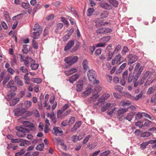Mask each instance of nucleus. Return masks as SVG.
Segmentation results:
<instances>
[{"label":"nucleus","instance_id":"obj_1","mask_svg":"<svg viewBox=\"0 0 156 156\" xmlns=\"http://www.w3.org/2000/svg\"><path fill=\"white\" fill-rule=\"evenodd\" d=\"M87 76L89 81L93 83L94 84L99 83V80H96L97 74L95 71L92 69L89 70L87 72Z\"/></svg>","mask_w":156,"mask_h":156},{"label":"nucleus","instance_id":"obj_2","mask_svg":"<svg viewBox=\"0 0 156 156\" xmlns=\"http://www.w3.org/2000/svg\"><path fill=\"white\" fill-rule=\"evenodd\" d=\"M17 130L16 135L20 137H23L25 136L26 134L29 133V130L24 128L23 127L18 126L16 127Z\"/></svg>","mask_w":156,"mask_h":156},{"label":"nucleus","instance_id":"obj_3","mask_svg":"<svg viewBox=\"0 0 156 156\" xmlns=\"http://www.w3.org/2000/svg\"><path fill=\"white\" fill-rule=\"evenodd\" d=\"M144 69V67L140 66V64L137 63L134 68V73L135 74L134 79L137 80L140 76L142 72Z\"/></svg>","mask_w":156,"mask_h":156},{"label":"nucleus","instance_id":"obj_4","mask_svg":"<svg viewBox=\"0 0 156 156\" xmlns=\"http://www.w3.org/2000/svg\"><path fill=\"white\" fill-rule=\"evenodd\" d=\"M109 23L108 22H103L100 23H96V27L98 28V29L96 30V32L98 34H104L103 27L108 25Z\"/></svg>","mask_w":156,"mask_h":156},{"label":"nucleus","instance_id":"obj_5","mask_svg":"<svg viewBox=\"0 0 156 156\" xmlns=\"http://www.w3.org/2000/svg\"><path fill=\"white\" fill-rule=\"evenodd\" d=\"M124 60L121 54H118L116 55L112 61V65H118L122 63Z\"/></svg>","mask_w":156,"mask_h":156},{"label":"nucleus","instance_id":"obj_6","mask_svg":"<svg viewBox=\"0 0 156 156\" xmlns=\"http://www.w3.org/2000/svg\"><path fill=\"white\" fill-rule=\"evenodd\" d=\"M78 59L77 56H69L66 58L64 61L69 66H71L76 63Z\"/></svg>","mask_w":156,"mask_h":156},{"label":"nucleus","instance_id":"obj_7","mask_svg":"<svg viewBox=\"0 0 156 156\" xmlns=\"http://www.w3.org/2000/svg\"><path fill=\"white\" fill-rule=\"evenodd\" d=\"M22 123L24 126L29 128L30 130L33 131L35 130L36 128L34 125L33 123L28 121H23Z\"/></svg>","mask_w":156,"mask_h":156},{"label":"nucleus","instance_id":"obj_8","mask_svg":"<svg viewBox=\"0 0 156 156\" xmlns=\"http://www.w3.org/2000/svg\"><path fill=\"white\" fill-rule=\"evenodd\" d=\"M69 105L68 104H66L64 105L62 107L61 110H58L57 112V115L58 118L62 119L63 116H62V115L63 114V112L66 109L69 108Z\"/></svg>","mask_w":156,"mask_h":156},{"label":"nucleus","instance_id":"obj_9","mask_svg":"<svg viewBox=\"0 0 156 156\" xmlns=\"http://www.w3.org/2000/svg\"><path fill=\"white\" fill-rule=\"evenodd\" d=\"M128 65H131L132 63L135 62L138 59V57L136 55H133L132 54H129L128 56Z\"/></svg>","mask_w":156,"mask_h":156},{"label":"nucleus","instance_id":"obj_10","mask_svg":"<svg viewBox=\"0 0 156 156\" xmlns=\"http://www.w3.org/2000/svg\"><path fill=\"white\" fill-rule=\"evenodd\" d=\"M17 90V87L16 86H13L11 87L8 88V90L9 92V94L8 95L7 97H14L16 95V94L15 92Z\"/></svg>","mask_w":156,"mask_h":156},{"label":"nucleus","instance_id":"obj_11","mask_svg":"<svg viewBox=\"0 0 156 156\" xmlns=\"http://www.w3.org/2000/svg\"><path fill=\"white\" fill-rule=\"evenodd\" d=\"M110 96V95L108 94H103L101 97L98 100V103L95 104L96 105H98L99 103H101L105 101V100H107Z\"/></svg>","mask_w":156,"mask_h":156},{"label":"nucleus","instance_id":"obj_12","mask_svg":"<svg viewBox=\"0 0 156 156\" xmlns=\"http://www.w3.org/2000/svg\"><path fill=\"white\" fill-rule=\"evenodd\" d=\"M12 97H8L6 96L7 99L8 101H10L9 102L10 105L11 106H13L16 105L19 101V98H15L11 99Z\"/></svg>","mask_w":156,"mask_h":156},{"label":"nucleus","instance_id":"obj_13","mask_svg":"<svg viewBox=\"0 0 156 156\" xmlns=\"http://www.w3.org/2000/svg\"><path fill=\"white\" fill-rule=\"evenodd\" d=\"M99 4L101 7L106 9L110 10L112 9V6L105 2H101Z\"/></svg>","mask_w":156,"mask_h":156},{"label":"nucleus","instance_id":"obj_14","mask_svg":"<svg viewBox=\"0 0 156 156\" xmlns=\"http://www.w3.org/2000/svg\"><path fill=\"white\" fill-rule=\"evenodd\" d=\"M83 81L82 80H80L77 82L76 87V90L77 92L81 91L83 88Z\"/></svg>","mask_w":156,"mask_h":156},{"label":"nucleus","instance_id":"obj_15","mask_svg":"<svg viewBox=\"0 0 156 156\" xmlns=\"http://www.w3.org/2000/svg\"><path fill=\"white\" fill-rule=\"evenodd\" d=\"M127 65L126 63H124L122 64L119 69L116 71L115 73L116 74H119L126 67Z\"/></svg>","mask_w":156,"mask_h":156},{"label":"nucleus","instance_id":"obj_16","mask_svg":"<svg viewBox=\"0 0 156 156\" xmlns=\"http://www.w3.org/2000/svg\"><path fill=\"white\" fill-rule=\"evenodd\" d=\"M74 43V41L72 40L68 42L66 46L65 47L64 50L65 51H67L71 48L73 45Z\"/></svg>","mask_w":156,"mask_h":156},{"label":"nucleus","instance_id":"obj_17","mask_svg":"<svg viewBox=\"0 0 156 156\" xmlns=\"http://www.w3.org/2000/svg\"><path fill=\"white\" fill-rule=\"evenodd\" d=\"M93 90L91 88H89L83 92L81 94V96L83 97H86L90 94L92 92Z\"/></svg>","mask_w":156,"mask_h":156},{"label":"nucleus","instance_id":"obj_18","mask_svg":"<svg viewBox=\"0 0 156 156\" xmlns=\"http://www.w3.org/2000/svg\"><path fill=\"white\" fill-rule=\"evenodd\" d=\"M14 81L16 84L19 86H21L23 84V81L20 79L18 76H16L15 77Z\"/></svg>","mask_w":156,"mask_h":156},{"label":"nucleus","instance_id":"obj_19","mask_svg":"<svg viewBox=\"0 0 156 156\" xmlns=\"http://www.w3.org/2000/svg\"><path fill=\"white\" fill-rule=\"evenodd\" d=\"M70 31L71 33H69L65 35L62 38V39L64 41H66L70 37L72 34L73 33L74 31V29L73 28H71L70 30Z\"/></svg>","mask_w":156,"mask_h":156},{"label":"nucleus","instance_id":"obj_20","mask_svg":"<svg viewBox=\"0 0 156 156\" xmlns=\"http://www.w3.org/2000/svg\"><path fill=\"white\" fill-rule=\"evenodd\" d=\"M24 64L27 66H29V62H31L32 63L35 62V61L30 57H28L27 60L24 61Z\"/></svg>","mask_w":156,"mask_h":156},{"label":"nucleus","instance_id":"obj_21","mask_svg":"<svg viewBox=\"0 0 156 156\" xmlns=\"http://www.w3.org/2000/svg\"><path fill=\"white\" fill-rule=\"evenodd\" d=\"M77 71V69L75 68H72L65 72L66 75L69 76Z\"/></svg>","mask_w":156,"mask_h":156},{"label":"nucleus","instance_id":"obj_22","mask_svg":"<svg viewBox=\"0 0 156 156\" xmlns=\"http://www.w3.org/2000/svg\"><path fill=\"white\" fill-rule=\"evenodd\" d=\"M156 90V85L150 87L147 90V94H153Z\"/></svg>","mask_w":156,"mask_h":156},{"label":"nucleus","instance_id":"obj_23","mask_svg":"<svg viewBox=\"0 0 156 156\" xmlns=\"http://www.w3.org/2000/svg\"><path fill=\"white\" fill-rule=\"evenodd\" d=\"M128 110V108H122L118 110L117 112V116H120L127 112Z\"/></svg>","mask_w":156,"mask_h":156},{"label":"nucleus","instance_id":"obj_24","mask_svg":"<svg viewBox=\"0 0 156 156\" xmlns=\"http://www.w3.org/2000/svg\"><path fill=\"white\" fill-rule=\"evenodd\" d=\"M52 131L54 133L57 135L58 133H63V131L61 130V128L59 127H55L53 128Z\"/></svg>","mask_w":156,"mask_h":156},{"label":"nucleus","instance_id":"obj_25","mask_svg":"<svg viewBox=\"0 0 156 156\" xmlns=\"http://www.w3.org/2000/svg\"><path fill=\"white\" fill-rule=\"evenodd\" d=\"M79 77L78 74H74L70 77L68 80L71 83H73L74 81H75Z\"/></svg>","mask_w":156,"mask_h":156},{"label":"nucleus","instance_id":"obj_26","mask_svg":"<svg viewBox=\"0 0 156 156\" xmlns=\"http://www.w3.org/2000/svg\"><path fill=\"white\" fill-rule=\"evenodd\" d=\"M112 105L110 103H107L105 105H104L101 108V111L102 112H104L106 111L109 108H112Z\"/></svg>","mask_w":156,"mask_h":156},{"label":"nucleus","instance_id":"obj_27","mask_svg":"<svg viewBox=\"0 0 156 156\" xmlns=\"http://www.w3.org/2000/svg\"><path fill=\"white\" fill-rule=\"evenodd\" d=\"M42 33L41 30H39V31H36L34 32L33 33L32 37L34 39H37L38 38L40 34Z\"/></svg>","mask_w":156,"mask_h":156},{"label":"nucleus","instance_id":"obj_28","mask_svg":"<svg viewBox=\"0 0 156 156\" xmlns=\"http://www.w3.org/2000/svg\"><path fill=\"white\" fill-rule=\"evenodd\" d=\"M108 12L106 11H105L101 12L99 15V17L101 19H104L107 17Z\"/></svg>","mask_w":156,"mask_h":156},{"label":"nucleus","instance_id":"obj_29","mask_svg":"<svg viewBox=\"0 0 156 156\" xmlns=\"http://www.w3.org/2000/svg\"><path fill=\"white\" fill-rule=\"evenodd\" d=\"M143 127H148L150 125V124H151V123H152L151 122L147 119H144L143 121Z\"/></svg>","mask_w":156,"mask_h":156},{"label":"nucleus","instance_id":"obj_30","mask_svg":"<svg viewBox=\"0 0 156 156\" xmlns=\"http://www.w3.org/2000/svg\"><path fill=\"white\" fill-rule=\"evenodd\" d=\"M63 27V24L62 23H59L56 24V28L55 30V32L56 33H58L59 30H60Z\"/></svg>","mask_w":156,"mask_h":156},{"label":"nucleus","instance_id":"obj_31","mask_svg":"<svg viewBox=\"0 0 156 156\" xmlns=\"http://www.w3.org/2000/svg\"><path fill=\"white\" fill-rule=\"evenodd\" d=\"M134 115V113L131 112L127 114V115L125 117V119L129 121H130Z\"/></svg>","mask_w":156,"mask_h":156},{"label":"nucleus","instance_id":"obj_32","mask_svg":"<svg viewBox=\"0 0 156 156\" xmlns=\"http://www.w3.org/2000/svg\"><path fill=\"white\" fill-rule=\"evenodd\" d=\"M111 39V37L110 36H106L104 37L101 38V41L105 44H106Z\"/></svg>","mask_w":156,"mask_h":156},{"label":"nucleus","instance_id":"obj_33","mask_svg":"<svg viewBox=\"0 0 156 156\" xmlns=\"http://www.w3.org/2000/svg\"><path fill=\"white\" fill-rule=\"evenodd\" d=\"M81 124V122L80 121L76 122L73 127L72 128V131H76L78 128L80 126Z\"/></svg>","mask_w":156,"mask_h":156},{"label":"nucleus","instance_id":"obj_34","mask_svg":"<svg viewBox=\"0 0 156 156\" xmlns=\"http://www.w3.org/2000/svg\"><path fill=\"white\" fill-rule=\"evenodd\" d=\"M34 30L36 31H39L41 30L42 31V27L40 26L39 24L36 23L34 27Z\"/></svg>","mask_w":156,"mask_h":156},{"label":"nucleus","instance_id":"obj_35","mask_svg":"<svg viewBox=\"0 0 156 156\" xmlns=\"http://www.w3.org/2000/svg\"><path fill=\"white\" fill-rule=\"evenodd\" d=\"M3 14L5 20L8 22H9L11 20V18L9 15V12L6 11H4Z\"/></svg>","mask_w":156,"mask_h":156},{"label":"nucleus","instance_id":"obj_36","mask_svg":"<svg viewBox=\"0 0 156 156\" xmlns=\"http://www.w3.org/2000/svg\"><path fill=\"white\" fill-rule=\"evenodd\" d=\"M28 73L25 74L23 77L25 83L26 84H30V79L28 77Z\"/></svg>","mask_w":156,"mask_h":156},{"label":"nucleus","instance_id":"obj_37","mask_svg":"<svg viewBox=\"0 0 156 156\" xmlns=\"http://www.w3.org/2000/svg\"><path fill=\"white\" fill-rule=\"evenodd\" d=\"M23 14H19L16 16H14L12 18L13 20L18 22V20H20L22 17Z\"/></svg>","mask_w":156,"mask_h":156},{"label":"nucleus","instance_id":"obj_38","mask_svg":"<svg viewBox=\"0 0 156 156\" xmlns=\"http://www.w3.org/2000/svg\"><path fill=\"white\" fill-rule=\"evenodd\" d=\"M82 65L84 70H87L89 69V67L87 65V60L85 59L83 61Z\"/></svg>","mask_w":156,"mask_h":156},{"label":"nucleus","instance_id":"obj_39","mask_svg":"<svg viewBox=\"0 0 156 156\" xmlns=\"http://www.w3.org/2000/svg\"><path fill=\"white\" fill-rule=\"evenodd\" d=\"M107 54V58L108 61H110L111 60L112 57L114 54V52L113 51H108L106 52Z\"/></svg>","mask_w":156,"mask_h":156},{"label":"nucleus","instance_id":"obj_40","mask_svg":"<svg viewBox=\"0 0 156 156\" xmlns=\"http://www.w3.org/2000/svg\"><path fill=\"white\" fill-rule=\"evenodd\" d=\"M94 11L93 8H89L87 10V15L88 16H91Z\"/></svg>","mask_w":156,"mask_h":156},{"label":"nucleus","instance_id":"obj_41","mask_svg":"<svg viewBox=\"0 0 156 156\" xmlns=\"http://www.w3.org/2000/svg\"><path fill=\"white\" fill-rule=\"evenodd\" d=\"M44 147L43 144H41L37 145L36 147L37 150L42 151L43 150Z\"/></svg>","mask_w":156,"mask_h":156},{"label":"nucleus","instance_id":"obj_42","mask_svg":"<svg viewBox=\"0 0 156 156\" xmlns=\"http://www.w3.org/2000/svg\"><path fill=\"white\" fill-rule=\"evenodd\" d=\"M31 80L34 83H40L42 81L41 79L38 78H32L31 79Z\"/></svg>","mask_w":156,"mask_h":156},{"label":"nucleus","instance_id":"obj_43","mask_svg":"<svg viewBox=\"0 0 156 156\" xmlns=\"http://www.w3.org/2000/svg\"><path fill=\"white\" fill-rule=\"evenodd\" d=\"M21 6L24 9H28L30 7V5L28 3L22 2L21 3Z\"/></svg>","mask_w":156,"mask_h":156},{"label":"nucleus","instance_id":"obj_44","mask_svg":"<svg viewBox=\"0 0 156 156\" xmlns=\"http://www.w3.org/2000/svg\"><path fill=\"white\" fill-rule=\"evenodd\" d=\"M14 82L13 80H10V81L6 85V88H7V89L8 88H9L13 86H14Z\"/></svg>","mask_w":156,"mask_h":156},{"label":"nucleus","instance_id":"obj_45","mask_svg":"<svg viewBox=\"0 0 156 156\" xmlns=\"http://www.w3.org/2000/svg\"><path fill=\"white\" fill-rule=\"evenodd\" d=\"M151 134V133L149 132H144L140 133V136L143 137H148Z\"/></svg>","mask_w":156,"mask_h":156},{"label":"nucleus","instance_id":"obj_46","mask_svg":"<svg viewBox=\"0 0 156 156\" xmlns=\"http://www.w3.org/2000/svg\"><path fill=\"white\" fill-rule=\"evenodd\" d=\"M82 138L79 139V136H77L76 135H73L72 138V141L74 143L76 142L78 140H80Z\"/></svg>","mask_w":156,"mask_h":156},{"label":"nucleus","instance_id":"obj_47","mask_svg":"<svg viewBox=\"0 0 156 156\" xmlns=\"http://www.w3.org/2000/svg\"><path fill=\"white\" fill-rule=\"evenodd\" d=\"M109 2L112 4L114 6L117 7L118 5V2L116 0H108Z\"/></svg>","mask_w":156,"mask_h":156},{"label":"nucleus","instance_id":"obj_48","mask_svg":"<svg viewBox=\"0 0 156 156\" xmlns=\"http://www.w3.org/2000/svg\"><path fill=\"white\" fill-rule=\"evenodd\" d=\"M121 105L122 106L129 105L131 104V102L128 101H123L121 102Z\"/></svg>","mask_w":156,"mask_h":156},{"label":"nucleus","instance_id":"obj_49","mask_svg":"<svg viewBox=\"0 0 156 156\" xmlns=\"http://www.w3.org/2000/svg\"><path fill=\"white\" fill-rule=\"evenodd\" d=\"M25 106L27 108H30L32 105V102L29 101H25L24 103Z\"/></svg>","mask_w":156,"mask_h":156},{"label":"nucleus","instance_id":"obj_50","mask_svg":"<svg viewBox=\"0 0 156 156\" xmlns=\"http://www.w3.org/2000/svg\"><path fill=\"white\" fill-rule=\"evenodd\" d=\"M99 95L98 94L93 95L90 97V101H94L99 97Z\"/></svg>","mask_w":156,"mask_h":156},{"label":"nucleus","instance_id":"obj_51","mask_svg":"<svg viewBox=\"0 0 156 156\" xmlns=\"http://www.w3.org/2000/svg\"><path fill=\"white\" fill-rule=\"evenodd\" d=\"M142 114H143V116H144L145 117L149 118L151 120H153L154 119V118L153 117L151 116L150 115L147 113L145 112H142Z\"/></svg>","mask_w":156,"mask_h":156},{"label":"nucleus","instance_id":"obj_52","mask_svg":"<svg viewBox=\"0 0 156 156\" xmlns=\"http://www.w3.org/2000/svg\"><path fill=\"white\" fill-rule=\"evenodd\" d=\"M19 69L23 73H28L27 69L23 66H20Z\"/></svg>","mask_w":156,"mask_h":156},{"label":"nucleus","instance_id":"obj_53","mask_svg":"<svg viewBox=\"0 0 156 156\" xmlns=\"http://www.w3.org/2000/svg\"><path fill=\"white\" fill-rule=\"evenodd\" d=\"M143 95L142 91H141L139 94L137 95L136 97L134 96V100L137 101L142 98Z\"/></svg>","mask_w":156,"mask_h":156},{"label":"nucleus","instance_id":"obj_54","mask_svg":"<svg viewBox=\"0 0 156 156\" xmlns=\"http://www.w3.org/2000/svg\"><path fill=\"white\" fill-rule=\"evenodd\" d=\"M26 150L25 149H22L20 152L16 153L15 154V156H21V155L24 154Z\"/></svg>","mask_w":156,"mask_h":156},{"label":"nucleus","instance_id":"obj_55","mask_svg":"<svg viewBox=\"0 0 156 156\" xmlns=\"http://www.w3.org/2000/svg\"><path fill=\"white\" fill-rule=\"evenodd\" d=\"M75 120V117H71L68 121V123L69 125H71L73 124Z\"/></svg>","mask_w":156,"mask_h":156},{"label":"nucleus","instance_id":"obj_56","mask_svg":"<svg viewBox=\"0 0 156 156\" xmlns=\"http://www.w3.org/2000/svg\"><path fill=\"white\" fill-rule=\"evenodd\" d=\"M23 141V139H11V142L12 143H19L20 142Z\"/></svg>","mask_w":156,"mask_h":156},{"label":"nucleus","instance_id":"obj_57","mask_svg":"<svg viewBox=\"0 0 156 156\" xmlns=\"http://www.w3.org/2000/svg\"><path fill=\"white\" fill-rule=\"evenodd\" d=\"M114 89L115 90L118 91L119 92H121L123 90V88L120 86L116 85Z\"/></svg>","mask_w":156,"mask_h":156},{"label":"nucleus","instance_id":"obj_58","mask_svg":"<svg viewBox=\"0 0 156 156\" xmlns=\"http://www.w3.org/2000/svg\"><path fill=\"white\" fill-rule=\"evenodd\" d=\"M135 125L140 128L143 127V121H139L135 123Z\"/></svg>","mask_w":156,"mask_h":156},{"label":"nucleus","instance_id":"obj_59","mask_svg":"<svg viewBox=\"0 0 156 156\" xmlns=\"http://www.w3.org/2000/svg\"><path fill=\"white\" fill-rule=\"evenodd\" d=\"M152 74L149 71H146L144 74L143 78L146 79L148 76H151V75Z\"/></svg>","mask_w":156,"mask_h":156},{"label":"nucleus","instance_id":"obj_60","mask_svg":"<svg viewBox=\"0 0 156 156\" xmlns=\"http://www.w3.org/2000/svg\"><path fill=\"white\" fill-rule=\"evenodd\" d=\"M143 116L142 113L138 112L135 115V119L139 120Z\"/></svg>","mask_w":156,"mask_h":156},{"label":"nucleus","instance_id":"obj_61","mask_svg":"<svg viewBox=\"0 0 156 156\" xmlns=\"http://www.w3.org/2000/svg\"><path fill=\"white\" fill-rule=\"evenodd\" d=\"M53 141L55 144L58 145L61 142V140L59 138H55L53 139Z\"/></svg>","mask_w":156,"mask_h":156},{"label":"nucleus","instance_id":"obj_62","mask_svg":"<svg viewBox=\"0 0 156 156\" xmlns=\"http://www.w3.org/2000/svg\"><path fill=\"white\" fill-rule=\"evenodd\" d=\"M110 153V151L109 150L105 151L101 154L100 156H107Z\"/></svg>","mask_w":156,"mask_h":156},{"label":"nucleus","instance_id":"obj_63","mask_svg":"<svg viewBox=\"0 0 156 156\" xmlns=\"http://www.w3.org/2000/svg\"><path fill=\"white\" fill-rule=\"evenodd\" d=\"M39 66L38 64L34 63L31 65L30 67L32 69L36 70L37 69Z\"/></svg>","mask_w":156,"mask_h":156},{"label":"nucleus","instance_id":"obj_64","mask_svg":"<svg viewBox=\"0 0 156 156\" xmlns=\"http://www.w3.org/2000/svg\"><path fill=\"white\" fill-rule=\"evenodd\" d=\"M54 17V15L52 14H50L48 15L46 17V19L48 20H53Z\"/></svg>","mask_w":156,"mask_h":156}]
</instances>
